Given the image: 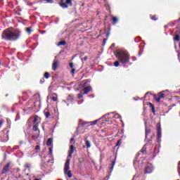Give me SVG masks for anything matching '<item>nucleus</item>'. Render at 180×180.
Returning <instances> with one entry per match:
<instances>
[{"label":"nucleus","instance_id":"nucleus-35","mask_svg":"<svg viewBox=\"0 0 180 180\" xmlns=\"http://www.w3.org/2000/svg\"><path fill=\"white\" fill-rule=\"evenodd\" d=\"M77 98L78 99H81L82 98H84V95L82 94H79L77 95Z\"/></svg>","mask_w":180,"mask_h":180},{"label":"nucleus","instance_id":"nucleus-52","mask_svg":"<svg viewBox=\"0 0 180 180\" xmlns=\"http://www.w3.org/2000/svg\"><path fill=\"white\" fill-rule=\"evenodd\" d=\"M3 124H4V122L2 120H0V128L2 127Z\"/></svg>","mask_w":180,"mask_h":180},{"label":"nucleus","instance_id":"nucleus-28","mask_svg":"<svg viewBox=\"0 0 180 180\" xmlns=\"http://www.w3.org/2000/svg\"><path fill=\"white\" fill-rule=\"evenodd\" d=\"M82 125L83 126V127H84V126H91L90 122H84L82 123Z\"/></svg>","mask_w":180,"mask_h":180},{"label":"nucleus","instance_id":"nucleus-11","mask_svg":"<svg viewBox=\"0 0 180 180\" xmlns=\"http://www.w3.org/2000/svg\"><path fill=\"white\" fill-rule=\"evenodd\" d=\"M153 172V166H147L145 168V174H151Z\"/></svg>","mask_w":180,"mask_h":180},{"label":"nucleus","instance_id":"nucleus-31","mask_svg":"<svg viewBox=\"0 0 180 180\" xmlns=\"http://www.w3.org/2000/svg\"><path fill=\"white\" fill-rule=\"evenodd\" d=\"M98 123V120H96L93 122H90V126H95Z\"/></svg>","mask_w":180,"mask_h":180},{"label":"nucleus","instance_id":"nucleus-38","mask_svg":"<svg viewBox=\"0 0 180 180\" xmlns=\"http://www.w3.org/2000/svg\"><path fill=\"white\" fill-rule=\"evenodd\" d=\"M108 41V38H105L103 39V46H105L106 44V41Z\"/></svg>","mask_w":180,"mask_h":180},{"label":"nucleus","instance_id":"nucleus-18","mask_svg":"<svg viewBox=\"0 0 180 180\" xmlns=\"http://www.w3.org/2000/svg\"><path fill=\"white\" fill-rule=\"evenodd\" d=\"M50 162H51L53 164V162H54V160L51 159V160H45L44 165H49V164H50Z\"/></svg>","mask_w":180,"mask_h":180},{"label":"nucleus","instance_id":"nucleus-40","mask_svg":"<svg viewBox=\"0 0 180 180\" xmlns=\"http://www.w3.org/2000/svg\"><path fill=\"white\" fill-rule=\"evenodd\" d=\"M33 109V106L31 105L30 107L27 108V109H24V110H32Z\"/></svg>","mask_w":180,"mask_h":180},{"label":"nucleus","instance_id":"nucleus-44","mask_svg":"<svg viewBox=\"0 0 180 180\" xmlns=\"http://www.w3.org/2000/svg\"><path fill=\"white\" fill-rule=\"evenodd\" d=\"M48 4H53V0H45Z\"/></svg>","mask_w":180,"mask_h":180},{"label":"nucleus","instance_id":"nucleus-24","mask_svg":"<svg viewBox=\"0 0 180 180\" xmlns=\"http://www.w3.org/2000/svg\"><path fill=\"white\" fill-rule=\"evenodd\" d=\"M150 18L151 20H158V18H157V15H150Z\"/></svg>","mask_w":180,"mask_h":180},{"label":"nucleus","instance_id":"nucleus-51","mask_svg":"<svg viewBox=\"0 0 180 180\" xmlns=\"http://www.w3.org/2000/svg\"><path fill=\"white\" fill-rule=\"evenodd\" d=\"M83 60H84V61H87L88 60V56H85Z\"/></svg>","mask_w":180,"mask_h":180},{"label":"nucleus","instance_id":"nucleus-8","mask_svg":"<svg viewBox=\"0 0 180 180\" xmlns=\"http://www.w3.org/2000/svg\"><path fill=\"white\" fill-rule=\"evenodd\" d=\"M9 168H11V162L7 163L2 169L1 174H6L9 172Z\"/></svg>","mask_w":180,"mask_h":180},{"label":"nucleus","instance_id":"nucleus-30","mask_svg":"<svg viewBox=\"0 0 180 180\" xmlns=\"http://www.w3.org/2000/svg\"><path fill=\"white\" fill-rule=\"evenodd\" d=\"M120 65V61L118 60L114 63V67H119Z\"/></svg>","mask_w":180,"mask_h":180},{"label":"nucleus","instance_id":"nucleus-53","mask_svg":"<svg viewBox=\"0 0 180 180\" xmlns=\"http://www.w3.org/2000/svg\"><path fill=\"white\" fill-rule=\"evenodd\" d=\"M74 141V138L70 139V143H72Z\"/></svg>","mask_w":180,"mask_h":180},{"label":"nucleus","instance_id":"nucleus-50","mask_svg":"<svg viewBox=\"0 0 180 180\" xmlns=\"http://www.w3.org/2000/svg\"><path fill=\"white\" fill-rule=\"evenodd\" d=\"M178 172L180 174V162H179V166H178Z\"/></svg>","mask_w":180,"mask_h":180},{"label":"nucleus","instance_id":"nucleus-13","mask_svg":"<svg viewBox=\"0 0 180 180\" xmlns=\"http://www.w3.org/2000/svg\"><path fill=\"white\" fill-rule=\"evenodd\" d=\"M148 106H149L153 113V115H155V107L150 102L147 103Z\"/></svg>","mask_w":180,"mask_h":180},{"label":"nucleus","instance_id":"nucleus-43","mask_svg":"<svg viewBox=\"0 0 180 180\" xmlns=\"http://www.w3.org/2000/svg\"><path fill=\"white\" fill-rule=\"evenodd\" d=\"M49 154H53V148H49Z\"/></svg>","mask_w":180,"mask_h":180},{"label":"nucleus","instance_id":"nucleus-2","mask_svg":"<svg viewBox=\"0 0 180 180\" xmlns=\"http://www.w3.org/2000/svg\"><path fill=\"white\" fill-rule=\"evenodd\" d=\"M115 57L121 64H127L130 62V54L126 50H117L115 52Z\"/></svg>","mask_w":180,"mask_h":180},{"label":"nucleus","instance_id":"nucleus-39","mask_svg":"<svg viewBox=\"0 0 180 180\" xmlns=\"http://www.w3.org/2000/svg\"><path fill=\"white\" fill-rule=\"evenodd\" d=\"M32 103V100H29L28 102L25 103V106H29Z\"/></svg>","mask_w":180,"mask_h":180},{"label":"nucleus","instance_id":"nucleus-9","mask_svg":"<svg viewBox=\"0 0 180 180\" xmlns=\"http://www.w3.org/2000/svg\"><path fill=\"white\" fill-rule=\"evenodd\" d=\"M91 91H92V86H87L84 87L83 95H88V94H89V92H91Z\"/></svg>","mask_w":180,"mask_h":180},{"label":"nucleus","instance_id":"nucleus-36","mask_svg":"<svg viewBox=\"0 0 180 180\" xmlns=\"http://www.w3.org/2000/svg\"><path fill=\"white\" fill-rule=\"evenodd\" d=\"M31 167L30 163H25V168H30Z\"/></svg>","mask_w":180,"mask_h":180},{"label":"nucleus","instance_id":"nucleus-3","mask_svg":"<svg viewBox=\"0 0 180 180\" xmlns=\"http://www.w3.org/2000/svg\"><path fill=\"white\" fill-rule=\"evenodd\" d=\"M64 174L65 175H68V178L72 177V173H71V170H70V159L66 160L65 163Z\"/></svg>","mask_w":180,"mask_h":180},{"label":"nucleus","instance_id":"nucleus-7","mask_svg":"<svg viewBox=\"0 0 180 180\" xmlns=\"http://www.w3.org/2000/svg\"><path fill=\"white\" fill-rule=\"evenodd\" d=\"M74 151H75V148L74 147L73 145H70V150H69L68 155V158H72V154H74Z\"/></svg>","mask_w":180,"mask_h":180},{"label":"nucleus","instance_id":"nucleus-58","mask_svg":"<svg viewBox=\"0 0 180 180\" xmlns=\"http://www.w3.org/2000/svg\"><path fill=\"white\" fill-rule=\"evenodd\" d=\"M0 65H1V61H0Z\"/></svg>","mask_w":180,"mask_h":180},{"label":"nucleus","instance_id":"nucleus-26","mask_svg":"<svg viewBox=\"0 0 180 180\" xmlns=\"http://www.w3.org/2000/svg\"><path fill=\"white\" fill-rule=\"evenodd\" d=\"M65 4L67 5H70V6H72V0H66Z\"/></svg>","mask_w":180,"mask_h":180},{"label":"nucleus","instance_id":"nucleus-41","mask_svg":"<svg viewBox=\"0 0 180 180\" xmlns=\"http://www.w3.org/2000/svg\"><path fill=\"white\" fill-rule=\"evenodd\" d=\"M69 65H70V68H74V63H70L69 64Z\"/></svg>","mask_w":180,"mask_h":180},{"label":"nucleus","instance_id":"nucleus-20","mask_svg":"<svg viewBox=\"0 0 180 180\" xmlns=\"http://www.w3.org/2000/svg\"><path fill=\"white\" fill-rule=\"evenodd\" d=\"M112 25H116V23H117L119 20L117 19V17H112Z\"/></svg>","mask_w":180,"mask_h":180},{"label":"nucleus","instance_id":"nucleus-14","mask_svg":"<svg viewBox=\"0 0 180 180\" xmlns=\"http://www.w3.org/2000/svg\"><path fill=\"white\" fill-rule=\"evenodd\" d=\"M115 164H116V160H113L112 162H111V166L110 167V172H109V175H110V174H112V172L113 171V168L115 167Z\"/></svg>","mask_w":180,"mask_h":180},{"label":"nucleus","instance_id":"nucleus-57","mask_svg":"<svg viewBox=\"0 0 180 180\" xmlns=\"http://www.w3.org/2000/svg\"><path fill=\"white\" fill-rule=\"evenodd\" d=\"M179 34H180V31H179Z\"/></svg>","mask_w":180,"mask_h":180},{"label":"nucleus","instance_id":"nucleus-10","mask_svg":"<svg viewBox=\"0 0 180 180\" xmlns=\"http://www.w3.org/2000/svg\"><path fill=\"white\" fill-rule=\"evenodd\" d=\"M59 62L57 59H54L52 63V70L53 71H56L57 68L58 67Z\"/></svg>","mask_w":180,"mask_h":180},{"label":"nucleus","instance_id":"nucleus-21","mask_svg":"<svg viewBox=\"0 0 180 180\" xmlns=\"http://www.w3.org/2000/svg\"><path fill=\"white\" fill-rule=\"evenodd\" d=\"M44 113L45 115V117H46V119H49V117H50V116L51 115V114H50V112L49 111H44Z\"/></svg>","mask_w":180,"mask_h":180},{"label":"nucleus","instance_id":"nucleus-25","mask_svg":"<svg viewBox=\"0 0 180 180\" xmlns=\"http://www.w3.org/2000/svg\"><path fill=\"white\" fill-rule=\"evenodd\" d=\"M160 139H161V132H157L158 143L160 142Z\"/></svg>","mask_w":180,"mask_h":180},{"label":"nucleus","instance_id":"nucleus-22","mask_svg":"<svg viewBox=\"0 0 180 180\" xmlns=\"http://www.w3.org/2000/svg\"><path fill=\"white\" fill-rule=\"evenodd\" d=\"M157 133L161 132V124H157L156 125Z\"/></svg>","mask_w":180,"mask_h":180},{"label":"nucleus","instance_id":"nucleus-34","mask_svg":"<svg viewBox=\"0 0 180 180\" xmlns=\"http://www.w3.org/2000/svg\"><path fill=\"white\" fill-rule=\"evenodd\" d=\"M150 95H153V94H151L150 91H148L147 93H146L145 94V98H147V96H150Z\"/></svg>","mask_w":180,"mask_h":180},{"label":"nucleus","instance_id":"nucleus-55","mask_svg":"<svg viewBox=\"0 0 180 180\" xmlns=\"http://www.w3.org/2000/svg\"><path fill=\"white\" fill-rule=\"evenodd\" d=\"M139 56H141V52H139Z\"/></svg>","mask_w":180,"mask_h":180},{"label":"nucleus","instance_id":"nucleus-12","mask_svg":"<svg viewBox=\"0 0 180 180\" xmlns=\"http://www.w3.org/2000/svg\"><path fill=\"white\" fill-rule=\"evenodd\" d=\"M148 134H151V129H150L148 127H146L145 128V137L147 139L148 137Z\"/></svg>","mask_w":180,"mask_h":180},{"label":"nucleus","instance_id":"nucleus-19","mask_svg":"<svg viewBox=\"0 0 180 180\" xmlns=\"http://www.w3.org/2000/svg\"><path fill=\"white\" fill-rule=\"evenodd\" d=\"M174 41H179L180 40V37L179 34H176L173 38Z\"/></svg>","mask_w":180,"mask_h":180},{"label":"nucleus","instance_id":"nucleus-16","mask_svg":"<svg viewBox=\"0 0 180 180\" xmlns=\"http://www.w3.org/2000/svg\"><path fill=\"white\" fill-rule=\"evenodd\" d=\"M68 102H72L74 101V96L71 94H69L67 97Z\"/></svg>","mask_w":180,"mask_h":180},{"label":"nucleus","instance_id":"nucleus-45","mask_svg":"<svg viewBox=\"0 0 180 180\" xmlns=\"http://www.w3.org/2000/svg\"><path fill=\"white\" fill-rule=\"evenodd\" d=\"M153 137H154V134H152L150 139H149V141H153Z\"/></svg>","mask_w":180,"mask_h":180},{"label":"nucleus","instance_id":"nucleus-4","mask_svg":"<svg viewBox=\"0 0 180 180\" xmlns=\"http://www.w3.org/2000/svg\"><path fill=\"white\" fill-rule=\"evenodd\" d=\"M39 120V117L36 115L33 120V127L32 130L33 131H37L39 130V122H37Z\"/></svg>","mask_w":180,"mask_h":180},{"label":"nucleus","instance_id":"nucleus-6","mask_svg":"<svg viewBox=\"0 0 180 180\" xmlns=\"http://www.w3.org/2000/svg\"><path fill=\"white\" fill-rule=\"evenodd\" d=\"M147 154V146L144 145L142 148L138 152L136 157H140V155H144Z\"/></svg>","mask_w":180,"mask_h":180},{"label":"nucleus","instance_id":"nucleus-48","mask_svg":"<svg viewBox=\"0 0 180 180\" xmlns=\"http://www.w3.org/2000/svg\"><path fill=\"white\" fill-rule=\"evenodd\" d=\"M35 150H40V146H39V145L36 146Z\"/></svg>","mask_w":180,"mask_h":180},{"label":"nucleus","instance_id":"nucleus-33","mask_svg":"<svg viewBox=\"0 0 180 180\" xmlns=\"http://www.w3.org/2000/svg\"><path fill=\"white\" fill-rule=\"evenodd\" d=\"M121 145H122V139H120V140L117 141V144H116V146H117V147H119V146H120Z\"/></svg>","mask_w":180,"mask_h":180},{"label":"nucleus","instance_id":"nucleus-46","mask_svg":"<svg viewBox=\"0 0 180 180\" xmlns=\"http://www.w3.org/2000/svg\"><path fill=\"white\" fill-rule=\"evenodd\" d=\"M110 35V31H108L106 34V37H109V36Z\"/></svg>","mask_w":180,"mask_h":180},{"label":"nucleus","instance_id":"nucleus-49","mask_svg":"<svg viewBox=\"0 0 180 180\" xmlns=\"http://www.w3.org/2000/svg\"><path fill=\"white\" fill-rule=\"evenodd\" d=\"M71 72L72 74H75V68H72Z\"/></svg>","mask_w":180,"mask_h":180},{"label":"nucleus","instance_id":"nucleus-5","mask_svg":"<svg viewBox=\"0 0 180 180\" xmlns=\"http://www.w3.org/2000/svg\"><path fill=\"white\" fill-rule=\"evenodd\" d=\"M153 98L156 102H160L161 99L165 98V94L163 93H159L158 95L153 94Z\"/></svg>","mask_w":180,"mask_h":180},{"label":"nucleus","instance_id":"nucleus-15","mask_svg":"<svg viewBox=\"0 0 180 180\" xmlns=\"http://www.w3.org/2000/svg\"><path fill=\"white\" fill-rule=\"evenodd\" d=\"M52 144H53V138L48 139V140L46 141V146L48 147H50V146H51Z\"/></svg>","mask_w":180,"mask_h":180},{"label":"nucleus","instance_id":"nucleus-23","mask_svg":"<svg viewBox=\"0 0 180 180\" xmlns=\"http://www.w3.org/2000/svg\"><path fill=\"white\" fill-rule=\"evenodd\" d=\"M85 144H86V148H91V141L86 140Z\"/></svg>","mask_w":180,"mask_h":180},{"label":"nucleus","instance_id":"nucleus-42","mask_svg":"<svg viewBox=\"0 0 180 180\" xmlns=\"http://www.w3.org/2000/svg\"><path fill=\"white\" fill-rule=\"evenodd\" d=\"M44 82H45L44 78H42L40 79V84H44Z\"/></svg>","mask_w":180,"mask_h":180},{"label":"nucleus","instance_id":"nucleus-32","mask_svg":"<svg viewBox=\"0 0 180 180\" xmlns=\"http://www.w3.org/2000/svg\"><path fill=\"white\" fill-rule=\"evenodd\" d=\"M67 42L65 41H62L59 42V46H65Z\"/></svg>","mask_w":180,"mask_h":180},{"label":"nucleus","instance_id":"nucleus-47","mask_svg":"<svg viewBox=\"0 0 180 180\" xmlns=\"http://www.w3.org/2000/svg\"><path fill=\"white\" fill-rule=\"evenodd\" d=\"M83 84H88V79H84L82 81Z\"/></svg>","mask_w":180,"mask_h":180},{"label":"nucleus","instance_id":"nucleus-27","mask_svg":"<svg viewBox=\"0 0 180 180\" xmlns=\"http://www.w3.org/2000/svg\"><path fill=\"white\" fill-rule=\"evenodd\" d=\"M44 78H46V79H49V78H50V73L49 72H45L44 75Z\"/></svg>","mask_w":180,"mask_h":180},{"label":"nucleus","instance_id":"nucleus-1","mask_svg":"<svg viewBox=\"0 0 180 180\" xmlns=\"http://www.w3.org/2000/svg\"><path fill=\"white\" fill-rule=\"evenodd\" d=\"M22 36V31L11 27L3 31L1 34V40L4 41H16Z\"/></svg>","mask_w":180,"mask_h":180},{"label":"nucleus","instance_id":"nucleus-54","mask_svg":"<svg viewBox=\"0 0 180 180\" xmlns=\"http://www.w3.org/2000/svg\"><path fill=\"white\" fill-rule=\"evenodd\" d=\"M134 178H136V175L134 176L132 180H134Z\"/></svg>","mask_w":180,"mask_h":180},{"label":"nucleus","instance_id":"nucleus-17","mask_svg":"<svg viewBox=\"0 0 180 180\" xmlns=\"http://www.w3.org/2000/svg\"><path fill=\"white\" fill-rule=\"evenodd\" d=\"M58 99V98H57V94H56V93L52 94L51 100H52L53 102H57Z\"/></svg>","mask_w":180,"mask_h":180},{"label":"nucleus","instance_id":"nucleus-29","mask_svg":"<svg viewBox=\"0 0 180 180\" xmlns=\"http://www.w3.org/2000/svg\"><path fill=\"white\" fill-rule=\"evenodd\" d=\"M26 32H27V33L30 34L32 33V27H27L26 28Z\"/></svg>","mask_w":180,"mask_h":180},{"label":"nucleus","instance_id":"nucleus-37","mask_svg":"<svg viewBox=\"0 0 180 180\" xmlns=\"http://www.w3.org/2000/svg\"><path fill=\"white\" fill-rule=\"evenodd\" d=\"M112 117H115V119H119V117H120V115L119 114H115L112 116Z\"/></svg>","mask_w":180,"mask_h":180},{"label":"nucleus","instance_id":"nucleus-56","mask_svg":"<svg viewBox=\"0 0 180 180\" xmlns=\"http://www.w3.org/2000/svg\"><path fill=\"white\" fill-rule=\"evenodd\" d=\"M82 61H84V59L82 58Z\"/></svg>","mask_w":180,"mask_h":180}]
</instances>
